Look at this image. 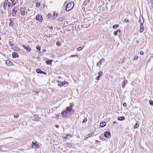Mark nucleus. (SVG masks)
Listing matches in <instances>:
<instances>
[{
  "mask_svg": "<svg viewBox=\"0 0 153 153\" xmlns=\"http://www.w3.org/2000/svg\"><path fill=\"white\" fill-rule=\"evenodd\" d=\"M36 92L37 93V94H39V92L38 91H37Z\"/></svg>",
  "mask_w": 153,
  "mask_h": 153,
  "instance_id": "nucleus-57",
  "label": "nucleus"
},
{
  "mask_svg": "<svg viewBox=\"0 0 153 153\" xmlns=\"http://www.w3.org/2000/svg\"><path fill=\"white\" fill-rule=\"evenodd\" d=\"M83 47H82V46H81V47H80L79 48H77V51H80V50H82V49L83 48Z\"/></svg>",
  "mask_w": 153,
  "mask_h": 153,
  "instance_id": "nucleus-34",
  "label": "nucleus"
},
{
  "mask_svg": "<svg viewBox=\"0 0 153 153\" xmlns=\"http://www.w3.org/2000/svg\"><path fill=\"white\" fill-rule=\"evenodd\" d=\"M125 118L124 117L122 116L120 117H118L117 119L120 121H123L125 120Z\"/></svg>",
  "mask_w": 153,
  "mask_h": 153,
  "instance_id": "nucleus-17",
  "label": "nucleus"
},
{
  "mask_svg": "<svg viewBox=\"0 0 153 153\" xmlns=\"http://www.w3.org/2000/svg\"><path fill=\"white\" fill-rule=\"evenodd\" d=\"M42 16L41 15L38 14L37 15L35 19H42Z\"/></svg>",
  "mask_w": 153,
  "mask_h": 153,
  "instance_id": "nucleus-16",
  "label": "nucleus"
},
{
  "mask_svg": "<svg viewBox=\"0 0 153 153\" xmlns=\"http://www.w3.org/2000/svg\"><path fill=\"white\" fill-rule=\"evenodd\" d=\"M12 57L13 58H16L18 57L19 56L17 52H14L12 53Z\"/></svg>",
  "mask_w": 153,
  "mask_h": 153,
  "instance_id": "nucleus-8",
  "label": "nucleus"
},
{
  "mask_svg": "<svg viewBox=\"0 0 153 153\" xmlns=\"http://www.w3.org/2000/svg\"><path fill=\"white\" fill-rule=\"evenodd\" d=\"M33 145L36 148H39V145L37 144L36 142L34 143L33 142H32V146H33Z\"/></svg>",
  "mask_w": 153,
  "mask_h": 153,
  "instance_id": "nucleus-15",
  "label": "nucleus"
},
{
  "mask_svg": "<svg viewBox=\"0 0 153 153\" xmlns=\"http://www.w3.org/2000/svg\"><path fill=\"white\" fill-rule=\"evenodd\" d=\"M46 51V49H44L43 50H42V52H45Z\"/></svg>",
  "mask_w": 153,
  "mask_h": 153,
  "instance_id": "nucleus-51",
  "label": "nucleus"
},
{
  "mask_svg": "<svg viewBox=\"0 0 153 153\" xmlns=\"http://www.w3.org/2000/svg\"><path fill=\"white\" fill-rule=\"evenodd\" d=\"M53 14V16H52V18L53 19H56L57 17V16H58V13H56L55 12H53V13L52 14Z\"/></svg>",
  "mask_w": 153,
  "mask_h": 153,
  "instance_id": "nucleus-10",
  "label": "nucleus"
},
{
  "mask_svg": "<svg viewBox=\"0 0 153 153\" xmlns=\"http://www.w3.org/2000/svg\"><path fill=\"white\" fill-rule=\"evenodd\" d=\"M1 38L0 37V40H1Z\"/></svg>",
  "mask_w": 153,
  "mask_h": 153,
  "instance_id": "nucleus-62",
  "label": "nucleus"
},
{
  "mask_svg": "<svg viewBox=\"0 0 153 153\" xmlns=\"http://www.w3.org/2000/svg\"><path fill=\"white\" fill-rule=\"evenodd\" d=\"M142 22V20H139V22L141 24V22Z\"/></svg>",
  "mask_w": 153,
  "mask_h": 153,
  "instance_id": "nucleus-48",
  "label": "nucleus"
},
{
  "mask_svg": "<svg viewBox=\"0 0 153 153\" xmlns=\"http://www.w3.org/2000/svg\"><path fill=\"white\" fill-rule=\"evenodd\" d=\"M60 20V21H61V22H62V20Z\"/></svg>",
  "mask_w": 153,
  "mask_h": 153,
  "instance_id": "nucleus-60",
  "label": "nucleus"
},
{
  "mask_svg": "<svg viewBox=\"0 0 153 153\" xmlns=\"http://www.w3.org/2000/svg\"><path fill=\"white\" fill-rule=\"evenodd\" d=\"M34 117L35 118V119L36 120H38V119H39L38 117V115H34Z\"/></svg>",
  "mask_w": 153,
  "mask_h": 153,
  "instance_id": "nucleus-27",
  "label": "nucleus"
},
{
  "mask_svg": "<svg viewBox=\"0 0 153 153\" xmlns=\"http://www.w3.org/2000/svg\"><path fill=\"white\" fill-rule=\"evenodd\" d=\"M9 25L10 26H12L13 25V24L12 23V20H10V22L9 23Z\"/></svg>",
  "mask_w": 153,
  "mask_h": 153,
  "instance_id": "nucleus-32",
  "label": "nucleus"
},
{
  "mask_svg": "<svg viewBox=\"0 0 153 153\" xmlns=\"http://www.w3.org/2000/svg\"><path fill=\"white\" fill-rule=\"evenodd\" d=\"M42 71L40 69L38 68L36 69V71L37 73L38 74H41V71Z\"/></svg>",
  "mask_w": 153,
  "mask_h": 153,
  "instance_id": "nucleus-22",
  "label": "nucleus"
},
{
  "mask_svg": "<svg viewBox=\"0 0 153 153\" xmlns=\"http://www.w3.org/2000/svg\"><path fill=\"white\" fill-rule=\"evenodd\" d=\"M38 20L39 21V22H42V20Z\"/></svg>",
  "mask_w": 153,
  "mask_h": 153,
  "instance_id": "nucleus-50",
  "label": "nucleus"
},
{
  "mask_svg": "<svg viewBox=\"0 0 153 153\" xmlns=\"http://www.w3.org/2000/svg\"><path fill=\"white\" fill-rule=\"evenodd\" d=\"M61 78V77H60V76H59V77H58V78Z\"/></svg>",
  "mask_w": 153,
  "mask_h": 153,
  "instance_id": "nucleus-61",
  "label": "nucleus"
},
{
  "mask_svg": "<svg viewBox=\"0 0 153 153\" xmlns=\"http://www.w3.org/2000/svg\"><path fill=\"white\" fill-rule=\"evenodd\" d=\"M8 0H5L4 4V10H5L7 8V3Z\"/></svg>",
  "mask_w": 153,
  "mask_h": 153,
  "instance_id": "nucleus-13",
  "label": "nucleus"
},
{
  "mask_svg": "<svg viewBox=\"0 0 153 153\" xmlns=\"http://www.w3.org/2000/svg\"><path fill=\"white\" fill-rule=\"evenodd\" d=\"M67 2H66H66H65V3H64V5H67Z\"/></svg>",
  "mask_w": 153,
  "mask_h": 153,
  "instance_id": "nucleus-46",
  "label": "nucleus"
},
{
  "mask_svg": "<svg viewBox=\"0 0 153 153\" xmlns=\"http://www.w3.org/2000/svg\"><path fill=\"white\" fill-rule=\"evenodd\" d=\"M19 115H18L17 114H16V115H14V117L15 118H18L19 117Z\"/></svg>",
  "mask_w": 153,
  "mask_h": 153,
  "instance_id": "nucleus-40",
  "label": "nucleus"
},
{
  "mask_svg": "<svg viewBox=\"0 0 153 153\" xmlns=\"http://www.w3.org/2000/svg\"><path fill=\"white\" fill-rule=\"evenodd\" d=\"M51 37H52V34H49L48 35V37H49V38H50Z\"/></svg>",
  "mask_w": 153,
  "mask_h": 153,
  "instance_id": "nucleus-44",
  "label": "nucleus"
},
{
  "mask_svg": "<svg viewBox=\"0 0 153 153\" xmlns=\"http://www.w3.org/2000/svg\"><path fill=\"white\" fill-rule=\"evenodd\" d=\"M104 58H102L100 59V61L97 63V66H98V65H100L102 64V62L104 61Z\"/></svg>",
  "mask_w": 153,
  "mask_h": 153,
  "instance_id": "nucleus-12",
  "label": "nucleus"
},
{
  "mask_svg": "<svg viewBox=\"0 0 153 153\" xmlns=\"http://www.w3.org/2000/svg\"><path fill=\"white\" fill-rule=\"evenodd\" d=\"M52 60H49L46 61V63L48 65H51L52 63Z\"/></svg>",
  "mask_w": 153,
  "mask_h": 153,
  "instance_id": "nucleus-20",
  "label": "nucleus"
},
{
  "mask_svg": "<svg viewBox=\"0 0 153 153\" xmlns=\"http://www.w3.org/2000/svg\"><path fill=\"white\" fill-rule=\"evenodd\" d=\"M12 15L13 16H15L16 14V11L14 10H12Z\"/></svg>",
  "mask_w": 153,
  "mask_h": 153,
  "instance_id": "nucleus-23",
  "label": "nucleus"
},
{
  "mask_svg": "<svg viewBox=\"0 0 153 153\" xmlns=\"http://www.w3.org/2000/svg\"><path fill=\"white\" fill-rule=\"evenodd\" d=\"M57 82H58V83H60V82H61L60 81H57Z\"/></svg>",
  "mask_w": 153,
  "mask_h": 153,
  "instance_id": "nucleus-56",
  "label": "nucleus"
},
{
  "mask_svg": "<svg viewBox=\"0 0 153 153\" xmlns=\"http://www.w3.org/2000/svg\"><path fill=\"white\" fill-rule=\"evenodd\" d=\"M139 126V124H138V123H136L134 126V128H137Z\"/></svg>",
  "mask_w": 153,
  "mask_h": 153,
  "instance_id": "nucleus-30",
  "label": "nucleus"
},
{
  "mask_svg": "<svg viewBox=\"0 0 153 153\" xmlns=\"http://www.w3.org/2000/svg\"><path fill=\"white\" fill-rule=\"evenodd\" d=\"M125 84L126 82H125V80H124V82H123L122 83L121 85L123 88H124L125 86Z\"/></svg>",
  "mask_w": 153,
  "mask_h": 153,
  "instance_id": "nucleus-26",
  "label": "nucleus"
},
{
  "mask_svg": "<svg viewBox=\"0 0 153 153\" xmlns=\"http://www.w3.org/2000/svg\"><path fill=\"white\" fill-rule=\"evenodd\" d=\"M48 27H49V28L50 29H53V27L52 26H49Z\"/></svg>",
  "mask_w": 153,
  "mask_h": 153,
  "instance_id": "nucleus-43",
  "label": "nucleus"
},
{
  "mask_svg": "<svg viewBox=\"0 0 153 153\" xmlns=\"http://www.w3.org/2000/svg\"><path fill=\"white\" fill-rule=\"evenodd\" d=\"M144 20H142V22L140 24V32H142L143 31V29L144 28V26L143 25V23L144 22Z\"/></svg>",
  "mask_w": 153,
  "mask_h": 153,
  "instance_id": "nucleus-3",
  "label": "nucleus"
},
{
  "mask_svg": "<svg viewBox=\"0 0 153 153\" xmlns=\"http://www.w3.org/2000/svg\"><path fill=\"white\" fill-rule=\"evenodd\" d=\"M8 44L10 47H12L14 45L13 43H12V42H9Z\"/></svg>",
  "mask_w": 153,
  "mask_h": 153,
  "instance_id": "nucleus-24",
  "label": "nucleus"
},
{
  "mask_svg": "<svg viewBox=\"0 0 153 153\" xmlns=\"http://www.w3.org/2000/svg\"><path fill=\"white\" fill-rule=\"evenodd\" d=\"M121 32V30L119 29H117L116 31H115L113 33V34L115 36H116L117 35V33H120Z\"/></svg>",
  "mask_w": 153,
  "mask_h": 153,
  "instance_id": "nucleus-14",
  "label": "nucleus"
},
{
  "mask_svg": "<svg viewBox=\"0 0 153 153\" xmlns=\"http://www.w3.org/2000/svg\"><path fill=\"white\" fill-rule=\"evenodd\" d=\"M144 53V52L142 51H141L140 52V54L141 55H143Z\"/></svg>",
  "mask_w": 153,
  "mask_h": 153,
  "instance_id": "nucleus-39",
  "label": "nucleus"
},
{
  "mask_svg": "<svg viewBox=\"0 0 153 153\" xmlns=\"http://www.w3.org/2000/svg\"><path fill=\"white\" fill-rule=\"evenodd\" d=\"M90 137V134H88L85 137V140H87V139L88 138V137Z\"/></svg>",
  "mask_w": 153,
  "mask_h": 153,
  "instance_id": "nucleus-36",
  "label": "nucleus"
},
{
  "mask_svg": "<svg viewBox=\"0 0 153 153\" xmlns=\"http://www.w3.org/2000/svg\"><path fill=\"white\" fill-rule=\"evenodd\" d=\"M94 134V133H91L89 134H90V135L91 136V135H93Z\"/></svg>",
  "mask_w": 153,
  "mask_h": 153,
  "instance_id": "nucleus-53",
  "label": "nucleus"
},
{
  "mask_svg": "<svg viewBox=\"0 0 153 153\" xmlns=\"http://www.w3.org/2000/svg\"><path fill=\"white\" fill-rule=\"evenodd\" d=\"M74 3L73 2L71 1L68 3L66 6L65 10L67 11H69L71 10L74 6Z\"/></svg>",
  "mask_w": 153,
  "mask_h": 153,
  "instance_id": "nucleus-2",
  "label": "nucleus"
},
{
  "mask_svg": "<svg viewBox=\"0 0 153 153\" xmlns=\"http://www.w3.org/2000/svg\"><path fill=\"white\" fill-rule=\"evenodd\" d=\"M22 47L24 49L26 50L27 52H29L31 50L29 46H26L24 45H22Z\"/></svg>",
  "mask_w": 153,
  "mask_h": 153,
  "instance_id": "nucleus-6",
  "label": "nucleus"
},
{
  "mask_svg": "<svg viewBox=\"0 0 153 153\" xmlns=\"http://www.w3.org/2000/svg\"><path fill=\"white\" fill-rule=\"evenodd\" d=\"M126 102H124V103H123V106L124 107H125L126 106Z\"/></svg>",
  "mask_w": 153,
  "mask_h": 153,
  "instance_id": "nucleus-42",
  "label": "nucleus"
},
{
  "mask_svg": "<svg viewBox=\"0 0 153 153\" xmlns=\"http://www.w3.org/2000/svg\"><path fill=\"white\" fill-rule=\"evenodd\" d=\"M98 76L96 78V80H99V78H100V77L102 75V71H100L98 72Z\"/></svg>",
  "mask_w": 153,
  "mask_h": 153,
  "instance_id": "nucleus-9",
  "label": "nucleus"
},
{
  "mask_svg": "<svg viewBox=\"0 0 153 153\" xmlns=\"http://www.w3.org/2000/svg\"><path fill=\"white\" fill-rule=\"evenodd\" d=\"M118 27H119L118 25L115 24L112 27L113 29H115Z\"/></svg>",
  "mask_w": 153,
  "mask_h": 153,
  "instance_id": "nucleus-21",
  "label": "nucleus"
},
{
  "mask_svg": "<svg viewBox=\"0 0 153 153\" xmlns=\"http://www.w3.org/2000/svg\"><path fill=\"white\" fill-rule=\"evenodd\" d=\"M124 20L125 22H129L128 20Z\"/></svg>",
  "mask_w": 153,
  "mask_h": 153,
  "instance_id": "nucleus-47",
  "label": "nucleus"
},
{
  "mask_svg": "<svg viewBox=\"0 0 153 153\" xmlns=\"http://www.w3.org/2000/svg\"><path fill=\"white\" fill-rule=\"evenodd\" d=\"M68 82H61L58 85L59 86H62L64 85H68Z\"/></svg>",
  "mask_w": 153,
  "mask_h": 153,
  "instance_id": "nucleus-11",
  "label": "nucleus"
},
{
  "mask_svg": "<svg viewBox=\"0 0 153 153\" xmlns=\"http://www.w3.org/2000/svg\"><path fill=\"white\" fill-rule=\"evenodd\" d=\"M41 74H44L45 75H46L47 74L46 72H44L42 71H41Z\"/></svg>",
  "mask_w": 153,
  "mask_h": 153,
  "instance_id": "nucleus-41",
  "label": "nucleus"
},
{
  "mask_svg": "<svg viewBox=\"0 0 153 153\" xmlns=\"http://www.w3.org/2000/svg\"><path fill=\"white\" fill-rule=\"evenodd\" d=\"M85 120H83V122H85Z\"/></svg>",
  "mask_w": 153,
  "mask_h": 153,
  "instance_id": "nucleus-58",
  "label": "nucleus"
},
{
  "mask_svg": "<svg viewBox=\"0 0 153 153\" xmlns=\"http://www.w3.org/2000/svg\"><path fill=\"white\" fill-rule=\"evenodd\" d=\"M117 123V122L116 121H114L113 122V124H114L115 123Z\"/></svg>",
  "mask_w": 153,
  "mask_h": 153,
  "instance_id": "nucleus-49",
  "label": "nucleus"
},
{
  "mask_svg": "<svg viewBox=\"0 0 153 153\" xmlns=\"http://www.w3.org/2000/svg\"><path fill=\"white\" fill-rule=\"evenodd\" d=\"M111 136V133L110 132L106 131L104 133V136L106 138H109Z\"/></svg>",
  "mask_w": 153,
  "mask_h": 153,
  "instance_id": "nucleus-5",
  "label": "nucleus"
},
{
  "mask_svg": "<svg viewBox=\"0 0 153 153\" xmlns=\"http://www.w3.org/2000/svg\"><path fill=\"white\" fill-rule=\"evenodd\" d=\"M36 48L37 50H38L39 51L40 50L41 47H40V46H39V45L37 46L36 47Z\"/></svg>",
  "mask_w": 153,
  "mask_h": 153,
  "instance_id": "nucleus-33",
  "label": "nucleus"
},
{
  "mask_svg": "<svg viewBox=\"0 0 153 153\" xmlns=\"http://www.w3.org/2000/svg\"><path fill=\"white\" fill-rule=\"evenodd\" d=\"M6 64L8 66H11L13 65V63L9 60H7L6 61Z\"/></svg>",
  "mask_w": 153,
  "mask_h": 153,
  "instance_id": "nucleus-7",
  "label": "nucleus"
},
{
  "mask_svg": "<svg viewBox=\"0 0 153 153\" xmlns=\"http://www.w3.org/2000/svg\"><path fill=\"white\" fill-rule=\"evenodd\" d=\"M11 1L12 2V7L15 5V3L14 2V0H11Z\"/></svg>",
  "mask_w": 153,
  "mask_h": 153,
  "instance_id": "nucleus-28",
  "label": "nucleus"
},
{
  "mask_svg": "<svg viewBox=\"0 0 153 153\" xmlns=\"http://www.w3.org/2000/svg\"><path fill=\"white\" fill-rule=\"evenodd\" d=\"M70 20H68V21H66V23L67 24H68V25H71L73 23H74L75 22H69Z\"/></svg>",
  "mask_w": 153,
  "mask_h": 153,
  "instance_id": "nucleus-19",
  "label": "nucleus"
},
{
  "mask_svg": "<svg viewBox=\"0 0 153 153\" xmlns=\"http://www.w3.org/2000/svg\"><path fill=\"white\" fill-rule=\"evenodd\" d=\"M74 104L71 103L69 106L66 108V109L61 113V114L63 117L67 118L70 117L75 111L74 110L72 109Z\"/></svg>",
  "mask_w": 153,
  "mask_h": 153,
  "instance_id": "nucleus-1",
  "label": "nucleus"
},
{
  "mask_svg": "<svg viewBox=\"0 0 153 153\" xmlns=\"http://www.w3.org/2000/svg\"><path fill=\"white\" fill-rule=\"evenodd\" d=\"M55 127L56 128H58L59 127V126L58 125H56L55 126Z\"/></svg>",
  "mask_w": 153,
  "mask_h": 153,
  "instance_id": "nucleus-52",
  "label": "nucleus"
},
{
  "mask_svg": "<svg viewBox=\"0 0 153 153\" xmlns=\"http://www.w3.org/2000/svg\"><path fill=\"white\" fill-rule=\"evenodd\" d=\"M76 56L78 57V55H71L70 56H69V58H70V57L72 58V57H74Z\"/></svg>",
  "mask_w": 153,
  "mask_h": 153,
  "instance_id": "nucleus-35",
  "label": "nucleus"
},
{
  "mask_svg": "<svg viewBox=\"0 0 153 153\" xmlns=\"http://www.w3.org/2000/svg\"><path fill=\"white\" fill-rule=\"evenodd\" d=\"M20 11L21 14L22 16L25 15V13H27V11L26 10L25 8H20Z\"/></svg>",
  "mask_w": 153,
  "mask_h": 153,
  "instance_id": "nucleus-4",
  "label": "nucleus"
},
{
  "mask_svg": "<svg viewBox=\"0 0 153 153\" xmlns=\"http://www.w3.org/2000/svg\"><path fill=\"white\" fill-rule=\"evenodd\" d=\"M1 148V146H0V148Z\"/></svg>",
  "mask_w": 153,
  "mask_h": 153,
  "instance_id": "nucleus-63",
  "label": "nucleus"
},
{
  "mask_svg": "<svg viewBox=\"0 0 153 153\" xmlns=\"http://www.w3.org/2000/svg\"><path fill=\"white\" fill-rule=\"evenodd\" d=\"M106 125V123L105 122H102L100 123V126L101 127H103L105 126Z\"/></svg>",
  "mask_w": 153,
  "mask_h": 153,
  "instance_id": "nucleus-18",
  "label": "nucleus"
},
{
  "mask_svg": "<svg viewBox=\"0 0 153 153\" xmlns=\"http://www.w3.org/2000/svg\"><path fill=\"white\" fill-rule=\"evenodd\" d=\"M40 6V3L39 2H37L36 4V7H39Z\"/></svg>",
  "mask_w": 153,
  "mask_h": 153,
  "instance_id": "nucleus-37",
  "label": "nucleus"
},
{
  "mask_svg": "<svg viewBox=\"0 0 153 153\" xmlns=\"http://www.w3.org/2000/svg\"><path fill=\"white\" fill-rule=\"evenodd\" d=\"M138 58V56H136V57H134V59L135 60H137V59Z\"/></svg>",
  "mask_w": 153,
  "mask_h": 153,
  "instance_id": "nucleus-45",
  "label": "nucleus"
},
{
  "mask_svg": "<svg viewBox=\"0 0 153 153\" xmlns=\"http://www.w3.org/2000/svg\"><path fill=\"white\" fill-rule=\"evenodd\" d=\"M123 60H122V59H121L120 62H119V63H120V62L122 63L123 61Z\"/></svg>",
  "mask_w": 153,
  "mask_h": 153,
  "instance_id": "nucleus-54",
  "label": "nucleus"
},
{
  "mask_svg": "<svg viewBox=\"0 0 153 153\" xmlns=\"http://www.w3.org/2000/svg\"><path fill=\"white\" fill-rule=\"evenodd\" d=\"M149 103L150 105L151 106H153V101L151 100H150L149 101Z\"/></svg>",
  "mask_w": 153,
  "mask_h": 153,
  "instance_id": "nucleus-29",
  "label": "nucleus"
},
{
  "mask_svg": "<svg viewBox=\"0 0 153 153\" xmlns=\"http://www.w3.org/2000/svg\"><path fill=\"white\" fill-rule=\"evenodd\" d=\"M95 142H97V143H99V141L98 140H95Z\"/></svg>",
  "mask_w": 153,
  "mask_h": 153,
  "instance_id": "nucleus-55",
  "label": "nucleus"
},
{
  "mask_svg": "<svg viewBox=\"0 0 153 153\" xmlns=\"http://www.w3.org/2000/svg\"><path fill=\"white\" fill-rule=\"evenodd\" d=\"M56 46H60L61 45V43L60 42L58 41L56 42Z\"/></svg>",
  "mask_w": 153,
  "mask_h": 153,
  "instance_id": "nucleus-25",
  "label": "nucleus"
},
{
  "mask_svg": "<svg viewBox=\"0 0 153 153\" xmlns=\"http://www.w3.org/2000/svg\"><path fill=\"white\" fill-rule=\"evenodd\" d=\"M51 15H53L52 13H49L48 14V18H50V17H51Z\"/></svg>",
  "mask_w": 153,
  "mask_h": 153,
  "instance_id": "nucleus-31",
  "label": "nucleus"
},
{
  "mask_svg": "<svg viewBox=\"0 0 153 153\" xmlns=\"http://www.w3.org/2000/svg\"><path fill=\"white\" fill-rule=\"evenodd\" d=\"M7 6H8L10 7V6L12 7V5L11 4V3L10 2H9L7 3Z\"/></svg>",
  "mask_w": 153,
  "mask_h": 153,
  "instance_id": "nucleus-38",
  "label": "nucleus"
},
{
  "mask_svg": "<svg viewBox=\"0 0 153 153\" xmlns=\"http://www.w3.org/2000/svg\"><path fill=\"white\" fill-rule=\"evenodd\" d=\"M125 80V82H127V80Z\"/></svg>",
  "mask_w": 153,
  "mask_h": 153,
  "instance_id": "nucleus-59",
  "label": "nucleus"
}]
</instances>
